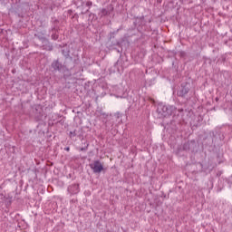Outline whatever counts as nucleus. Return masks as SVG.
I'll return each mask as SVG.
<instances>
[{
	"mask_svg": "<svg viewBox=\"0 0 232 232\" xmlns=\"http://www.w3.org/2000/svg\"><path fill=\"white\" fill-rule=\"evenodd\" d=\"M176 111V106L164 105L163 103H160L157 109V113L159 114L160 119H163V117H169V115H173Z\"/></svg>",
	"mask_w": 232,
	"mask_h": 232,
	"instance_id": "nucleus-1",
	"label": "nucleus"
},
{
	"mask_svg": "<svg viewBox=\"0 0 232 232\" xmlns=\"http://www.w3.org/2000/svg\"><path fill=\"white\" fill-rule=\"evenodd\" d=\"M51 68L53 69V72H59L60 73H63L66 72V66H64L59 60L53 61L51 64Z\"/></svg>",
	"mask_w": 232,
	"mask_h": 232,
	"instance_id": "nucleus-2",
	"label": "nucleus"
},
{
	"mask_svg": "<svg viewBox=\"0 0 232 232\" xmlns=\"http://www.w3.org/2000/svg\"><path fill=\"white\" fill-rule=\"evenodd\" d=\"M93 173H101L104 169V166L100 160L93 161L92 164L90 165Z\"/></svg>",
	"mask_w": 232,
	"mask_h": 232,
	"instance_id": "nucleus-3",
	"label": "nucleus"
},
{
	"mask_svg": "<svg viewBox=\"0 0 232 232\" xmlns=\"http://www.w3.org/2000/svg\"><path fill=\"white\" fill-rule=\"evenodd\" d=\"M188 93H189V84L188 83L181 84V87L178 91L179 97H186Z\"/></svg>",
	"mask_w": 232,
	"mask_h": 232,
	"instance_id": "nucleus-4",
	"label": "nucleus"
},
{
	"mask_svg": "<svg viewBox=\"0 0 232 232\" xmlns=\"http://www.w3.org/2000/svg\"><path fill=\"white\" fill-rule=\"evenodd\" d=\"M34 119L35 121H43V108L40 105L35 106L34 109Z\"/></svg>",
	"mask_w": 232,
	"mask_h": 232,
	"instance_id": "nucleus-5",
	"label": "nucleus"
},
{
	"mask_svg": "<svg viewBox=\"0 0 232 232\" xmlns=\"http://www.w3.org/2000/svg\"><path fill=\"white\" fill-rule=\"evenodd\" d=\"M67 191L71 195H77V193H79V184H72L69 186Z\"/></svg>",
	"mask_w": 232,
	"mask_h": 232,
	"instance_id": "nucleus-6",
	"label": "nucleus"
},
{
	"mask_svg": "<svg viewBox=\"0 0 232 232\" xmlns=\"http://www.w3.org/2000/svg\"><path fill=\"white\" fill-rule=\"evenodd\" d=\"M53 26L51 32H58L59 30V20L52 18Z\"/></svg>",
	"mask_w": 232,
	"mask_h": 232,
	"instance_id": "nucleus-7",
	"label": "nucleus"
},
{
	"mask_svg": "<svg viewBox=\"0 0 232 232\" xmlns=\"http://www.w3.org/2000/svg\"><path fill=\"white\" fill-rule=\"evenodd\" d=\"M57 31L53 32V34L51 35L53 41H57L59 39V34L56 33Z\"/></svg>",
	"mask_w": 232,
	"mask_h": 232,
	"instance_id": "nucleus-8",
	"label": "nucleus"
},
{
	"mask_svg": "<svg viewBox=\"0 0 232 232\" xmlns=\"http://www.w3.org/2000/svg\"><path fill=\"white\" fill-rule=\"evenodd\" d=\"M142 21H144V16L137 17L135 23H138V24H143L144 23Z\"/></svg>",
	"mask_w": 232,
	"mask_h": 232,
	"instance_id": "nucleus-9",
	"label": "nucleus"
},
{
	"mask_svg": "<svg viewBox=\"0 0 232 232\" xmlns=\"http://www.w3.org/2000/svg\"><path fill=\"white\" fill-rule=\"evenodd\" d=\"M35 37H37L40 41H43L44 43H47L48 40L44 36H41L39 34H35Z\"/></svg>",
	"mask_w": 232,
	"mask_h": 232,
	"instance_id": "nucleus-10",
	"label": "nucleus"
},
{
	"mask_svg": "<svg viewBox=\"0 0 232 232\" xmlns=\"http://www.w3.org/2000/svg\"><path fill=\"white\" fill-rule=\"evenodd\" d=\"M69 136L71 137V139L73 137H77V130L70 131Z\"/></svg>",
	"mask_w": 232,
	"mask_h": 232,
	"instance_id": "nucleus-11",
	"label": "nucleus"
},
{
	"mask_svg": "<svg viewBox=\"0 0 232 232\" xmlns=\"http://www.w3.org/2000/svg\"><path fill=\"white\" fill-rule=\"evenodd\" d=\"M183 150L185 151H188L189 150V142L184 143Z\"/></svg>",
	"mask_w": 232,
	"mask_h": 232,
	"instance_id": "nucleus-12",
	"label": "nucleus"
},
{
	"mask_svg": "<svg viewBox=\"0 0 232 232\" xmlns=\"http://www.w3.org/2000/svg\"><path fill=\"white\" fill-rule=\"evenodd\" d=\"M90 146V144L86 143V146L85 147H82L81 148V151H86L88 150V147Z\"/></svg>",
	"mask_w": 232,
	"mask_h": 232,
	"instance_id": "nucleus-13",
	"label": "nucleus"
},
{
	"mask_svg": "<svg viewBox=\"0 0 232 232\" xmlns=\"http://www.w3.org/2000/svg\"><path fill=\"white\" fill-rule=\"evenodd\" d=\"M102 15H108V10L102 9Z\"/></svg>",
	"mask_w": 232,
	"mask_h": 232,
	"instance_id": "nucleus-14",
	"label": "nucleus"
},
{
	"mask_svg": "<svg viewBox=\"0 0 232 232\" xmlns=\"http://www.w3.org/2000/svg\"><path fill=\"white\" fill-rule=\"evenodd\" d=\"M5 200V195L0 194V202H3Z\"/></svg>",
	"mask_w": 232,
	"mask_h": 232,
	"instance_id": "nucleus-15",
	"label": "nucleus"
},
{
	"mask_svg": "<svg viewBox=\"0 0 232 232\" xmlns=\"http://www.w3.org/2000/svg\"><path fill=\"white\" fill-rule=\"evenodd\" d=\"M115 117H116L117 119L121 118V112L115 113Z\"/></svg>",
	"mask_w": 232,
	"mask_h": 232,
	"instance_id": "nucleus-16",
	"label": "nucleus"
},
{
	"mask_svg": "<svg viewBox=\"0 0 232 232\" xmlns=\"http://www.w3.org/2000/svg\"><path fill=\"white\" fill-rule=\"evenodd\" d=\"M92 2L90 1L86 3V6H92Z\"/></svg>",
	"mask_w": 232,
	"mask_h": 232,
	"instance_id": "nucleus-17",
	"label": "nucleus"
},
{
	"mask_svg": "<svg viewBox=\"0 0 232 232\" xmlns=\"http://www.w3.org/2000/svg\"><path fill=\"white\" fill-rule=\"evenodd\" d=\"M64 150L65 151H70V147H66Z\"/></svg>",
	"mask_w": 232,
	"mask_h": 232,
	"instance_id": "nucleus-18",
	"label": "nucleus"
},
{
	"mask_svg": "<svg viewBox=\"0 0 232 232\" xmlns=\"http://www.w3.org/2000/svg\"><path fill=\"white\" fill-rule=\"evenodd\" d=\"M216 101H218V98H216Z\"/></svg>",
	"mask_w": 232,
	"mask_h": 232,
	"instance_id": "nucleus-19",
	"label": "nucleus"
}]
</instances>
